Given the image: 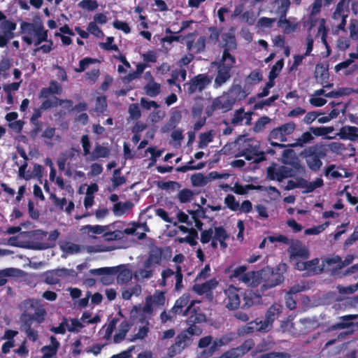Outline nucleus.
I'll return each mask as SVG.
<instances>
[{"mask_svg": "<svg viewBox=\"0 0 358 358\" xmlns=\"http://www.w3.org/2000/svg\"><path fill=\"white\" fill-rule=\"evenodd\" d=\"M305 289L303 286L293 287L289 293L285 296L286 305L287 308L292 310L296 307V302L292 297V294H295L299 292H301Z\"/></svg>", "mask_w": 358, "mask_h": 358, "instance_id": "50", "label": "nucleus"}, {"mask_svg": "<svg viewBox=\"0 0 358 358\" xmlns=\"http://www.w3.org/2000/svg\"><path fill=\"white\" fill-rule=\"evenodd\" d=\"M226 299H224V304L228 309L234 310L241 306L240 297L242 296L243 292L241 289L234 287L229 286L224 291Z\"/></svg>", "mask_w": 358, "mask_h": 358, "instance_id": "16", "label": "nucleus"}, {"mask_svg": "<svg viewBox=\"0 0 358 358\" xmlns=\"http://www.w3.org/2000/svg\"><path fill=\"white\" fill-rule=\"evenodd\" d=\"M162 259V253L159 250H153L150 254L148 259L145 262L150 266L155 267V265L159 264Z\"/></svg>", "mask_w": 358, "mask_h": 358, "instance_id": "60", "label": "nucleus"}, {"mask_svg": "<svg viewBox=\"0 0 358 358\" xmlns=\"http://www.w3.org/2000/svg\"><path fill=\"white\" fill-rule=\"evenodd\" d=\"M190 336L187 331H183L176 337V345L178 348H184L191 343Z\"/></svg>", "mask_w": 358, "mask_h": 358, "instance_id": "58", "label": "nucleus"}, {"mask_svg": "<svg viewBox=\"0 0 358 358\" xmlns=\"http://www.w3.org/2000/svg\"><path fill=\"white\" fill-rule=\"evenodd\" d=\"M270 273V268H266L260 271L248 272L242 276L241 281L248 286L255 287L258 285L263 278Z\"/></svg>", "mask_w": 358, "mask_h": 358, "instance_id": "18", "label": "nucleus"}, {"mask_svg": "<svg viewBox=\"0 0 358 358\" xmlns=\"http://www.w3.org/2000/svg\"><path fill=\"white\" fill-rule=\"evenodd\" d=\"M59 233L57 230L51 231L48 235L46 232L41 230H37L34 232V236L37 238H41L43 241L37 244V248L39 250H45L53 247L55 241L59 237Z\"/></svg>", "mask_w": 358, "mask_h": 358, "instance_id": "15", "label": "nucleus"}, {"mask_svg": "<svg viewBox=\"0 0 358 358\" xmlns=\"http://www.w3.org/2000/svg\"><path fill=\"white\" fill-rule=\"evenodd\" d=\"M117 268L115 267H104L91 270V273L101 275V281L104 285H110L113 281V275L116 274Z\"/></svg>", "mask_w": 358, "mask_h": 358, "instance_id": "23", "label": "nucleus"}, {"mask_svg": "<svg viewBox=\"0 0 358 358\" xmlns=\"http://www.w3.org/2000/svg\"><path fill=\"white\" fill-rule=\"evenodd\" d=\"M295 268L299 271H306V273L309 275L318 274L324 270H330L329 266H328L325 262V259L322 262V264L320 265L318 258H315L309 261L306 259L301 262H298L296 264Z\"/></svg>", "mask_w": 358, "mask_h": 358, "instance_id": "10", "label": "nucleus"}, {"mask_svg": "<svg viewBox=\"0 0 358 358\" xmlns=\"http://www.w3.org/2000/svg\"><path fill=\"white\" fill-rule=\"evenodd\" d=\"M290 6L289 0H274L271 3L270 12L284 16L287 15V13Z\"/></svg>", "mask_w": 358, "mask_h": 358, "instance_id": "29", "label": "nucleus"}, {"mask_svg": "<svg viewBox=\"0 0 358 358\" xmlns=\"http://www.w3.org/2000/svg\"><path fill=\"white\" fill-rule=\"evenodd\" d=\"M21 270L8 268L3 270L0 271V286L6 284L7 280L6 277L8 276H17L21 273Z\"/></svg>", "mask_w": 358, "mask_h": 358, "instance_id": "54", "label": "nucleus"}, {"mask_svg": "<svg viewBox=\"0 0 358 358\" xmlns=\"http://www.w3.org/2000/svg\"><path fill=\"white\" fill-rule=\"evenodd\" d=\"M22 41L28 45L38 46L47 41L48 31L41 22L29 23L23 22L20 24Z\"/></svg>", "mask_w": 358, "mask_h": 358, "instance_id": "3", "label": "nucleus"}, {"mask_svg": "<svg viewBox=\"0 0 358 358\" xmlns=\"http://www.w3.org/2000/svg\"><path fill=\"white\" fill-rule=\"evenodd\" d=\"M53 94L52 92H50V90L49 87L43 88L40 93V97L43 99H48L45 101L43 102L41 105L42 109H48L50 107L57 106L58 103L59 104H62V101L59 100L57 97L52 96L50 99L49 96L50 95Z\"/></svg>", "mask_w": 358, "mask_h": 358, "instance_id": "31", "label": "nucleus"}, {"mask_svg": "<svg viewBox=\"0 0 358 358\" xmlns=\"http://www.w3.org/2000/svg\"><path fill=\"white\" fill-rule=\"evenodd\" d=\"M195 35L194 34H189L187 36V49L194 53H197L203 50L205 48V38L203 36H200L197 38L195 43H194Z\"/></svg>", "mask_w": 358, "mask_h": 358, "instance_id": "28", "label": "nucleus"}, {"mask_svg": "<svg viewBox=\"0 0 358 358\" xmlns=\"http://www.w3.org/2000/svg\"><path fill=\"white\" fill-rule=\"evenodd\" d=\"M252 120V113H245L244 109L240 108L236 110L231 119V124L234 125H241L245 123L247 125H250Z\"/></svg>", "mask_w": 358, "mask_h": 358, "instance_id": "30", "label": "nucleus"}, {"mask_svg": "<svg viewBox=\"0 0 358 358\" xmlns=\"http://www.w3.org/2000/svg\"><path fill=\"white\" fill-rule=\"evenodd\" d=\"M154 267L145 262L142 267H139L134 274V278L140 282L151 278L154 273Z\"/></svg>", "mask_w": 358, "mask_h": 358, "instance_id": "32", "label": "nucleus"}, {"mask_svg": "<svg viewBox=\"0 0 358 358\" xmlns=\"http://www.w3.org/2000/svg\"><path fill=\"white\" fill-rule=\"evenodd\" d=\"M296 124L293 122H288L273 129L269 134L268 141L271 145L283 148L285 145L280 143L286 142L287 136L294 132Z\"/></svg>", "mask_w": 358, "mask_h": 358, "instance_id": "7", "label": "nucleus"}, {"mask_svg": "<svg viewBox=\"0 0 358 358\" xmlns=\"http://www.w3.org/2000/svg\"><path fill=\"white\" fill-rule=\"evenodd\" d=\"M315 73L317 82L320 83L324 87H333V83H327L329 76L328 67L326 65L323 64H317Z\"/></svg>", "mask_w": 358, "mask_h": 358, "instance_id": "25", "label": "nucleus"}, {"mask_svg": "<svg viewBox=\"0 0 358 358\" xmlns=\"http://www.w3.org/2000/svg\"><path fill=\"white\" fill-rule=\"evenodd\" d=\"M166 302L164 292L156 291L153 295L148 296L145 303L143 308H134L131 312V315L134 317L139 312L150 315L155 310L162 307Z\"/></svg>", "mask_w": 358, "mask_h": 358, "instance_id": "6", "label": "nucleus"}, {"mask_svg": "<svg viewBox=\"0 0 358 358\" xmlns=\"http://www.w3.org/2000/svg\"><path fill=\"white\" fill-rule=\"evenodd\" d=\"M165 115V111L158 108L150 113L148 116V121L153 124L157 123L163 120Z\"/></svg>", "mask_w": 358, "mask_h": 358, "instance_id": "62", "label": "nucleus"}, {"mask_svg": "<svg viewBox=\"0 0 358 358\" xmlns=\"http://www.w3.org/2000/svg\"><path fill=\"white\" fill-rule=\"evenodd\" d=\"M15 29L16 24L11 20H5L0 23V48L5 47L14 37Z\"/></svg>", "mask_w": 358, "mask_h": 358, "instance_id": "14", "label": "nucleus"}, {"mask_svg": "<svg viewBox=\"0 0 358 358\" xmlns=\"http://www.w3.org/2000/svg\"><path fill=\"white\" fill-rule=\"evenodd\" d=\"M228 237L226 231L222 227H213L201 231V242L202 243L211 242L212 248H217L220 245V248L225 249L227 247L225 241Z\"/></svg>", "mask_w": 358, "mask_h": 358, "instance_id": "5", "label": "nucleus"}, {"mask_svg": "<svg viewBox=\"0 0 358 358\" xmlns=\"http://www.w3.org/2000/svg\"><path fill=\"white\" fill-rule=\"evenodd\" d=\"M354 259L353 255H348L344 261H342L341 258L338 256H334L331 257H327L325 259V262L329 266L330 270H334L336 268H341L344 266H346L350 264Z\"/></svg>", "mask_w": 358, "mask_h": 358, "instance_id": "27", "label": "nucleus"}, {"mask_svg": "<svg viewBox=\"0 0 358 358\" xmlns=\"http://www.w3.org/2000/svg\"><path fill=\"white\" fill-rule=\"evenodd\" d=\"M282 306L278 303L273 304L267 310L265 317L272 324L278 317L282 312Z\"/></svg>", "mask_w": 358, "mask_h": 358, "instance_id": "47", "label": "nucleus"}, {"mask_svg": "<svg viewBox=\"0 0 358 358\" xmlns=\"http://www.w3.org/2000/svg\"><path fill=\"white\" fill-rule=\"evenodd\" d=\"M243 308H249L252 306L260 303V296L252 291H248L243 294Z\"/></svg>", "mask_w": 358, "mask_h": 358, "instance_id": "38", "label": "nucleus"}, {"mask_svg": "<svg viewBox=\"0 0 358 358\" xmlns=\"http://www.w3.org/2000/svg\"><path fill=\"white\" fill-rule=\"evenodd\" d=\"M59 343L54 336L50 337V344L42 348L43 356L41 358H52L56 355Z\"/></svg>", "mask_w": 358, "mask_h": 358, "instance_id": "39", "label": "nucleus"}, {"mask_svg": "<svg viewBox=\"0 0 358 358\" xmlns=\"http://www.w3.org/2000/svg\"><path fill=\"white\" fill-rule=\"evenodd\" d=\"M217 284L218 282L215 278L210 279L203 283L195 284L193 287V290L199 294H208L214 289Z\"/></svg>", "mask_w": 358, "mask_h": 358, "instance_id": "36", "label": "nucleus"}, {"mask_svg": "<svg viewBox=\"0 0 358 358\" xmlns=\"http://www.w3.org/2000/svg\"><path fill=\"white\" fill-rule=\"evenodd\" d=\"M303 154L306 157V163L311 170L317 171L320 169L322 163L317 155H313V150L312 148L306 150Z\"/></svg>", "mask_w": 358, "mask_h": 358, "instance_id": "35", "label": "nucleus"}, {"mask_svg": "<svg viewBox=\"0 0 358 358\" xmlns=\"http://www.w3.org/2000/svg\"><path fill=\"white\" fill-rule=\"evenodd\" d=\"M87 233L94 234H103L106 231L110 229V225H90L87 224L83 228Z\"/></svg>", "mask_w": 358, "mask_h": 358, "instance_id": "56", "label": "nucleus"}, {"mask_svg": "<svg viewBox=\"0 0 358 358\" xmlns=\"http://www.w3.org/2000/svg\"><path fill=\"white\" fill-rule=\"evenodd\" d=\"M231 78V73L229 69L223 66H218L217 74L215 78L214 86L215 88L220 87L227 83Z\"/></svg>", "mask_w": 358, "mask_h": 358, "instance_id": "40", "label": "nucleus"}, {"mask_svg": "<svg viewBox=\"0 0 358 358\" xmlns=\"http://www.w3.org/2000/svg\"><path fill=\"white\" fill-rule=\"evenodd\" d=\"M358 319V315H348L341 317V322L337 323L334 327L337 329H347L350 328L352 331L357 330L356 322Z\"/></svg>", "mask_w": 358, "mask_h": 358, "instance_id": "37", "label": "nucleus"}, {"mask_svg": "<svg viewBox=\"0 0 358 358\" xmlns=\"http://www.w3.org/2000/svg\"><path fill=\"white\" fill-rule=\"evenodd\" d=\"M109 154L110 150L107 147L96 145L93 151L90 153V156L87 157L86 159L89 161H94L99 158H106L108 157Z\"/></svg>", "mask_w": 358, "mask_h": 358, "instance_id": "43", "label": "nucleus"}, {"mask_svg": "<svg viewBox=\"0 0 358 358\" xmlns=\"http://www.w3.org/2000/svg\"><path fill=\"white\" fill-rule=\"evenodd\" d=\"M339 135L342 138L357 141L358 140V127L344 126L340 129Z\"/></svg>", "mask_w": 358, "mask_h": 358, "instance_id": "42", "label": "nucleus"}, {"mask_svg": "<svg viewBox=\"0 0 358 358\" xmlns=\"http://www.w3.org/2000/svg\"><path fill=\"white\" fill-rule=\"evenodd\" d=\"M319 27L317 30V36L320 37L322 42L326 46L327 50H329V46L327 42V35L328 32V29L326 28L325 24L326 20L324 18H321L319 20ZM328 54L329 55V51H328Z\"/></svg>", "mask_w": 358, "mask_h": 358, "instance_id": "52", "label": "nucleus"}, {"mask_svg": "<svg viewBox=\"0 0 358 358\" xmlns=\"http://www.w3.org/2000/svg\"><path fill=\"white\" fill-rule=\"evenodd\" d=\"M176 282L175 288L177 291L180 290L182 287V274L180 267H177L176 272L171 269H166L162 273V280L159 281V285L162 286H166L169 284H172Z\"/></svg>", "mask_w": 358, "mask_h": 358, "instance_id": "11", "label": "nucleus"}, {"mask_svg": "<svg viewBox=\"0 0 358 358\" xmlns=\"http://www.w3.org/2000/svg\"><path fill=\"white\" fill-rule=\"evenodd\" d=\"M232 97L235 98V102L244 99L249 94V92L241 87V85H234L228 91Z\"/></svg>", "mask_w": 358, "mask_h": 358, "instance_id": "46", "label": "nucleus"}, {"mask_svg": "<svg viewBox=\"0 0 358 358\" xmlns=\"http://www.w3.org/2000/svg\"><path fill=\"white\" fill-rule=\"evenodd\" d=\"M327 174L332 178H348L351 176V173L348 172L343 168L336 167L335 166H330L327 169Z\"/></svg>", "mask_w": 358, "mask_h": 358, "instance_id": "48", "label": "nucleus"}, {"mask_svg": "<svg viewBox=\"0 0 358 358\" xmlns=\"http://www.w3.org/2000/svg\"><path fill=\"white\" fill-rule=\"evenodd\" d=\"M235 63V58L231 55H230L229 52L227 51V50H224L222 55L221 64L219 65V66H223L231 71V69L234 66Z\"/></svg>", "mask_w": 358, "mask_h": 358, "instance_id": "51", "label": "nucleus"}, {"mask_svg": "<svg viewBox=\"0 0 358 358\" xmlns=\"http://www.w3.org/2000/svg\"><path fill=\"white\" fill-rule=\"evenodd\" d=\"M262 280L265 281L263 286L266 289H268L281 283L284 280V277L280 272H273L270 269V273L268 275H266V278H263Z\"/></svg>", "mask_w": 358, "mask_h": 358, "instance_id": "34", "label": "nucleus"}, {"mask_svg": "<svg viewBox=\"0 0 358 358\" xmlns=\"http://www.w3.org/2000/svg\"><path fill=\"white\" fill-rule=\"evenodd\" d=\"M22 308L24 309L25 314L38 322L43 319L45 313L44 309L39 306L36 300H27L22 303Z\"/></svg>", "mask_w": 358, "mask_h": 358, "instance_id": "13", "label": "nucleus"}, {"mask_svg": "<svg viewBox=\"0 0 358 358\" xmlns=\"http://www.w3.org/2000/svg\"><path fill=\"white\" fill-rule=\"evenodd\" d=\"M314 138L310 132L303 133L299 138H298L295 143L290 145L291 147H303L306 144L310 143Z\"/></svg>", "mask_w": 358, "mask_h": 358, "instance_id": "57", "label": "nucleus"}, {"mask_svg": "<svg viewBox=\"0 0 358 358\" xmlns=\"http://www.w3.org/2000/svg\"><path fill=\"white\" fill-rule=\"evenodd\" d=\"M287 252L289 255V261L293 263L294 267L298 262L308 259L310 255L308 248L299 241L292 242Z\"/></svg>", "mask_w": 358, "mask_h": 358, "instance_id": "9", "label": "nucleus"}, {"mask_svg": "<svg viewBox=\"0 0 358 358\" xmlns=\"http://www.w3.org/2000/svg\"><path fill=\"white\" fill-rule=\"evenodd\" d=\"M162 150H157L155 148H148L143 155V157L148 158L149 163L148 166H153L156 163L157 158L162 155Z\"/></svg>", "mask_w": 358, "mask_h": 358, "instance_id": "44", "label": "nucleus"}, {"mask_svg": "<svg viewBox=\"0 0 358 358\" xmlns=\"http://www.w3.org/2000/svg\"><path fill=\"white\" fill-rule=\"evenodd\" d=\"M212 337L210 336H207L205 337L201 338L199 341V347L200 348H204L210 346V348L206 351L204 350L202 352L201 356L203 358H207L210 356H211L215 351H217L220 347L227 345L229 341L231 340V338L228 336H223L219 339L215 340L213 342H212Z\"/></svg>", "mask_w": 358, "mask_h": 358, "instance_id": "8", "label": "nucleus"}, {"mask_svg": "<svg viewBox=\"0 0 358 358\" xmlns=\"http://www.w3.org/2000/svg\"><path fill=\"white\" fill-rule=\"evenodd\" d=\"M131 327V323L127 321H123L119 326L117 333L115 334L113 341L115 343H120L124 337L129 328Z\"/></svg>", "mask_w": 358, "mask_h": 358, "instance_id": "45", "label": "nucleus"}, {"mask_svg": "<svg viewBox=\"0 0 358 358\" xmlns=\"http://www.w3.org/2000/svg\"><path fill=\"white\" fill-rule=\"evenodd\" d=\"M133 206L131 201L117 202L113 206V212L115 216L121 217L128 214Z\"/></svg>", "mask_w": 358, "mask_h": 358, "instance_id": "41", "label": "nucleus"}, {"mask_svg": "<svg viewBox=\"0 0 358 358\" xmlns=\"http://www.w3.org/2000/svg\"><path fill=\"white\" fill-rule=\"evenodd\" d=\"M282 162L292 167L287 166H271L267 169L268 178L271 180L281 181L285 178L294 177L298 174H301L304 171L300 164L299 158L292 150H284L282 156Z\"/></svg>", "mask_w": 358, "mask_h": 358, "instance_id": "1", "label": "nucleus"}, {"mask_svg": "<svg viewBox=\"0 0 358 358\" xmlns=\"http://www.w3.org/2000/svg\"><path fill=\"white\" fill-rule=\"evenodd\" d=\"M117 268V281L120 282H127L129 281L132 278L131 271L122 266L116 267Z\"/></svg>", "mask_w": 358, "mask_h": 358, "instance_id": "49", "label": "nucleus"}, {"mask_svg": "<svg viewBox=\"0 0 358 358\" xmlns=\"http://www.w3.org/2000/svg\"><path fill=\"white\" fill-rule=\"evenodd\" d=\"M259 142L253 138H246L245 136H240L236 141L229 146L237 147L239 154L245 157L247 160L253 161L258 163L265 159V154L259 150ZM223 151L227 153L228 145L223 148Z\"/></svg>", "mask_w": 358, "mask_h": 358, "instance_id": "2", "label": "nucleus"}, {"mask_svg": "<svg viewBox=\"0 0 358 358\" xmlns=\"http://www.w3.org/2000/svg\"><path fill=\"white\" fill-rule=\"evenodd\" d=\"M273 327V324L266 317L264 320L256 319L247 324L243 329V333L250 334L253 331L268 332Z\"/></svg>", "mask_w": 358, "mask_h": 358, "instance_id": "19", "label": "nucleus"}, {"mask_svg": "<svg viewBox=\"0 0 358 358\" xmlns=\"http://www.w3.org/2000/svg\"><path fill=\"white\" fill-rule=\"evenodd\" d=\"M299 22L296 17H286V15L280 16L278 21V26L281 28L284 33L290 34L296 30Z\"/></svg>", "mask_w": 358, "mask_h": 358, "instance_id": "22", "label": "nucleus"}, {"mask_svg": "<svg viewBox=\"0 0 358 358\" xmlns=\"http://www.w3.org/2000/svg\"><path fill=\"white\" fill-rule=\"evenodd\" d=\"M210 78L205 74H199L195 76L190 82L188 91L194 93L196 91L203 90L210 83Z\"/></svg>", "mask_w": 358, "mask_h": 358, "instance_id": "24", "label": "nucleus"}, {"mask_svg": "<svg viewBox=\"0 0 358 358\" xmlns=\"http://www.w3.org/2000/svg\"><path fill=\"white\" fill-rule=\"evenodd\" d=\"M191 182L194 187H203L209 182V178L208 176L199 173H195L191 176Z\"/></svg>", "mask_w": 358, "mask_h": 358, "instance_id": "53", "label": "nucleus"}, {"mask_svg": "<svg viewBox=\"0 0 358 358\" xmlns=\"http://www.w3.org/2000/svg\"><path fill=\"white\" fill-rule=\"evenodd\" d=\"M324 88L325 87H323L322 89L315 90L313 92V94L315 96H319L323 95L325 97H329V98H340L342 96H348L354 92V90L351 88L341 87V88L333 90L330 92L326 93Z\"/></svg>", "mask_w": 358, "mask_h": 358, "instance_id": "26", "label": "nucleus"}, {"mask_svg": "<svg viewBox=\"0 0 358 358\" xmlns=\"http://www.w3.org/2000/svg\"><path fill=\"white\" fill-rule=\"evenodd\" d=\"M60 247L62 250L67 255L76 254L80 250L79 245L69 242L62 243Z\"/></svg>", "mask_w": 358, "mask_h": 358, "instance_id": "61", "label": "nucleus"}, {"mask_svg": "<svg viewBox=\"0 0 358 358\" xmlns=\"http://www.w3.org/2000/svg\"><path fill=\"white\" fill-rule=\"evenodd\" d=\"M66 326L69 331H79L83 327V324L76 319L66 320Z\"/></svg>", "mask_w": 358, "mask_h": 358, "instance_id": "64", "label": "nucleus"}, {"mask_svg": "<svg viewBox=\"0 0 358 358\" xmlns=\"http://www.w3.org/2000/svg\"><path fill=\"white\" fill-rule=\"evenodd\" d=\"M131 317H136V329H137V332L134 334L131 341L144 338L149 331V321L147 315L138 311V314L134 317L131 315Z\"/></svg>", "mask_w": 358, "mask_h": 358, "instance_id": "17", "label": "nucleus"}, {"mask_svg": "<svg viewBox=\"0 0 358 358\" xmlns=\"http://www.w3.org/2000/svg\"><path fill=\"white\" fill-rule=\"evenodd\" d=\"M213 137L214 134L211 131L206 133L201 134L199 135V148H206L210 143L213 141Z\"/></svg>", "mask_w": 358, "mask_h": 358, "instance_id": "59", "label": "nucleus"}, {"mask_svg": "<svg viewBox=\"0 0 358 358\" xmlns=\"http://www.w3.org/2000/svg\"><path fill=\"white\" fill-rule=\"evenodd\" d=\"M350 0H341L336 5L331 17V26L334 34L345 33L347 18L350 13Z\"/></svg>", "mask_w": 358, "mask_h": 358, "instance_id": "4", "label": "nucleus"}, {"mask_svg": "<svg viewBox=\"0 0 358 358\" xmlns=\"http://www.w3.org/2000/svg\"><path fill=\"white\" fill-rule=\"evenodd\" d=\"M235 103V98L231 96L229 92L223 93L221 96L215 99L210 106L208 113H212L215 110H221L222 112L230 110Z\"/></svg>", "mask_w": 358, "mask_h": 358, "instance_id": "12", "label": "nucleus"}, {"mask_svg": "<svg viewBox=\"0 0 358 358\" xmlns=\"http://www.w3.org/2000/svg\"><path fill=\"white\" fill-rule=\"evenodd\" d=\"M99 63L96 59L90 57H85L81 59L79 62V67L75 69V71L77 73H81L87 69L90 66Z\"/></svg>", "mask_w": 358, "mask_h": 358, "instance_id": "55", "label": "nucleus"}, {"mask_svg": "<svg viewBox=\"0 0 358 358\" xmlns=\"http://www.w3.org/2000/svg\"><path fill=\"white\" fill-rule=\"evenodd\" d=\"M189 295L187 294H183L182 296H180L175 303L173 307L171 310V313L186 315L189 311H190L191 308L194 306L195 303L194 301H191L190 304L187 307V308L183 311L182 308L185 307L189 301Z\"/></svg>", "mask_w": 358, "mask_h": 358, "instance_id": "21", "label": "nucleus"}, {"mask_svg": "<svg viewBox=\"0 0 358 358\" xmlns=\"http://www.w3.org/2000/svg\"><path fill=\"white\" fill-rule=\"evenodd\" d=\"M349 56L350 59H347L336 65L335 71L336 72H338L343 69H346L347 67L351 65V64L353 62L355 59H358V52L357 51L356 52H352L349 55Z\"/></svg>", "mask_w": 358, "mask_h": 358, "instance_id": "63", "label": "nucleus"}, {"mask_svg": "<svg viewBox=\"0 0 358 358\" xmlns=\"http://www.w3.org/2000/svg\"><path fill=\"white\" fill-rule=\"evenodd\" d=\"M323 184V180L321 178H317L310 182L303 179L299 180V188L303 189V193L305 194L313 192L315 189L321 187Z\"/></svg>", "mask_w": 358, "mask_h": 358, "instance_id": "33", "label": "nucleus"}, {"mask_svg": "<svg viewBox=\"0 0 358 358\" xmlns=\"http://www.w3.org/2000/svg\"><path fill=\"white\" fill-rule=\"evenodd\" d=\"M146 83L144 86L145 94L150 97H155L161 92V85L157 83L150 71H147L143 76Z\"/></svg>", "mask_w": 358, "mask_h": 358, "instance_id": "20", "label": "nucleus"}]
</instances>
